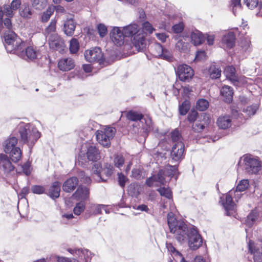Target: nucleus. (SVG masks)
<instances>
[{"label": "nucleus", "mask_w": 262, "mask_h": 262, "mask_svg": "<svg viewBox=\"0 0 262 262\" xmlns=\"http://www.w3.org/2000/svg\"><path fill=\"white\" fill-rule=\"evenodd\" d=\"M167 221L170 233L180 244L187 242L192 250H196L202 246L203 239L197 228L191 224H187L182 220H178L171 212L167 215Z\"/></svg>", "instance_id": "nucleus-1"}, {"label": "nucleus", "mask_w": 262, "mask_h": 262, "mask_svg": "<svg viewBox=\"0 0 262 262\" xmlns=\"http://www.w3.org/2000/svg\"><path fill=\"white\" fill-rule=\"evenodd\" d=\"M19 133L21 141L28 146L31 151L33 146L40 137V133L35 126L23 123L19 125Z\"/></svg>", "instance_id": "nucleus-2"}, {"label": "nucleus", "mask_w": 262, "mask_h": 262, "mask_svg": "<svg viewBox=\"0 0 262 262\" xmlns=\"http://www.w3.org/2000/svg\"><path fill=\"white\" fill-rule=\"evenodd\" d=\"M100 158L99 151L95 146L88 143L81 145L78 157V162L81 165L89 161H97Z\"/></svg>", "instance_id": "nucleus-3"}, {"label": "nucleus", "mask_w": 262, "mask_h": 262, "mask_svg": "<svg viewBox=\"0 0 262 262\" xmlns=\"http://www.w3.org/2000/svg\"><path fill=\"white\" fill-rule=\"evenodd\" d=\"M4 46L7 52L17 54L25 46V42L12 31H6L4 35Z\"/></svg>", "instance_id": "nucleus-4"}, {"label": "nucleus", "mask_w": 262, "mask_h": 262, "mask_svg": "<svg viewBox=\"0 0 262 262\" xmlns=\"http://www.w3.org/2000/svg\"><path fill=\"white\" fill-rule=\"evenodd\" d=\"M244 168L249 174L262 173L260 162L251 155H245L243 157Z\"/></svg>", "instance_id": "nucleus-5"}, {"label": "nucleus", "mask_w": 262, "mask_h": 262, "mask_svg": "<svg viewBox=\"0 0 262 262\" xmlns=\"http://www.w3.org/2000/svg\"><path fill=\"white\" fill-rule=\"evenodd\" d=\"M116 132L115 128L112 126H107L103 129L98 130L96 133L97 140L103 146L108 147Z\"/></svg>", "instance_id": "nucleus-6"}, {"label": "nucleus", "mask_w": 262, "mask_h": 262, "mask_svg": "<svg viewBox=\"0 0 262 262\" xmlns=\"http://www.w3.org/2000/svg\"><path fill=\"white\" fill-rule=\"evenodd\" d=\"M176 73L179 79L184 82L189 81L194 75L193 70L186 64L179 65L176 70Z\"/></svg>", "instance_id": "nucleus-7"}, {"label": "nucleus", "mask_w": 262, "mask_h": 262, "mask_svg": "<svg viewBox=\"0 0 262 262\" xmlns=\"http://www.w3.org/2000/svg\"><path fill=\"white\" fill-rule=\"evenodd\" d=\"M50 49L63 53L66 50V45L63 39L57 34H51L48 38Z\"/></svg>", "instance_id": "nucleus-8"}, {"label": "nucleus", "mask_w": 262, "mask_h": 262, "mask_svg": "<svg viewBox=\"0 0 262 262\" xmlns=\"http://www.w3.org/2000/svg\"><path fill=\"white\" fill-rule=\"evenodd\" d=\"M184 144L182 142L176 143L172 147L170 158L172 161L179 164L184 158Z\"/></svg>", "instance_id": "nucleus-9"}, {"label": "nucleus", "mask_w": 262, "mask_h": 262, "mask_svg": "<svg viewBox=\"0 0 262 262\" xmlns=\"http://www.w3.org/2000/svg\"><path fill=\"white\" fill-rule=\"evenodd\" d=\"M224 73L226 78L235 86H239L241 83L246 82V78L244 77H238L236 74L235 69L233 66L226 67L225 68Z\"/></svg>", "instance_id": "nucleus-10"}, {"label": "nucleus", "mask_w": 262, "mask_h": 262, "mask_svg": "<svg viewBox=\"0 0 262 262\" xmlns=\"http://www.w3.org/2000/svg\"><path fill=\"white\" fill-rule=\"evenodd\" d=\"M84 57L90 62H98L100 63L103 60L101 50L98 47L86 50L84 53Z\"/></svg>", "instance_id": "nucleus-11"}, {"label": "nucleus", "mask_w": 262, "mask_h": 262, "mask_svg": "<svg viewBox=\"0 0 262 262\" xmlns=\"http://www.w3.org/2000/svg\"><path fill=\"white\" fill-rule=\"evenodd\" d=\"M165 171L160 170L157 174H154L146 180V184L149 187L158 186L159 185H164L167 180L163 177Z\"/></svg>", "instance_id": "nucleus-12"}, {"label": "nucleus", "mask_w": 262, "mask_h": 262, "mask_svg": "<svg viewBox=\"0 0 262 262\" xmlns=\"http://www.w3.org/2000/svg\"><path fill=\"white\" fill-rule=\"evenodd\" d=\"M220 202L224 207L226 215H235L236 205L233 200V198H221Z\"/></svg>", "instance_id": "nucleus-13"}, {"label": "nucleus", "mask_w": 262, "mask_h": 262, "mask_svg": "<svg viewBox=\"0 0 262 262\" xmlns=\"http://www.w3.org/2000/svg\"><path fill=\"white\" fill-rule=\"evenodd\" d=\"M16 54L26 60H33L40 55L38 51L34 49L33 47H26L25 45L21 50H18Z\"/></svg>", "instance_id": "nucleus-14"}, {"label": "nucleus", "mask_w": 262, "mask_h": 262, "mask_svg": "<svg viewBox=\"0 0 262 262\" xmlns=\"http://www.w3.org/2000/svg\"><path fill=\"white\" fill-rule=\"evenodd\" d=\"M236 36L234 32L229 31L223 35L221 46L225 50L232 49L235 45Z\"/></svg>", "instance_id": "nucleus-15"}, {"label": "nucleus", "mask_w": 262, "mask_h": 262, "mask_svg": "<svg viewBox=\"0 0 262 262\" xmlns=\"http://www.w3.org/2000/svg\"><path fill=\"white\" fill-rule=\"evenodd\" d=\"M248 250L251 254L253 255L254 262H262V247L253 241L248 242Z\"/></svg>", "instance_id": "nucleus-16"}, {"label": "nucleus", "mask_w": 262, "mask_h": 262, "mask_svg": "<svg viewBox=\"0 0 262 262\" xmlns=\"http://www.w3.org/2000/svg\"><path fill=\"white\" fill-rule=\"evenodd\" d=\"M110 37L113 42L118 46H121L124 42L125 35L121 28L114 27L110 33Z\"/></svg>", "instance_id": "nucleus-17"}, {"label": "nucleus", "mask_w": 262, "mask_h": 262, "mask_svg": "<svg viewBox=\"0 0 262 262\" xmlns=\"http://www.w3.org/2000/svg\"><path fill=\"white\" fill-rule=\"evenodd\" d=\"M146 34L142 30L138 31L133 36L132 43L138 51L143 50L146 46L145 37Z\"/></svg>", "instance_id": "nucleus-18"}, {"label": "nucleus", "mask_w": 262, "mask_h": 262, "mask_svg": "<svg viewBox=\"0 0 262 262\" xmlns=\"http://www.w3.org/2000/svg\"><path fill=\"white\" fill-rule=\"evenodd\" d=\"M58 66L60 70L68 71L74 68L75 62L71 58H63L59 61Z\"/></svg>", "instance_id": "nucleus-19"}, {"label": "nucleus", "mask_w": 262, "mask_h": 262, "mask_svg": "<svg viewBox=\"0 0 262 262\" xmlns=\"http://www.w3.org/2000/svg\"><path fill=\"white\" fill-rule=\"evenodd\" d=\"M102 168L101 164L97 163L94 164L92 168V173L93 175L94 180L97 182H105L106 181L102 178L101 172H102Z\"/></svg>", "instance_id": "nucleus-20"}, {"label": "nucleus", "mask_w": 262, "mask_h": 262, "mask_svg": "<svg viewBox=\"0 0 262 262\" xmlns=\"http://www.w3.org/2000/svg\"><path fill=\"white\" fill-rule=\"evenodd\" d=\"M220 94L223 100L227 103H230L233 99V89L228 85H224L220 90Z\"/></svg>", "instance_id": "nucleus-21"}, {"label": "nucleus", "mask_w": 262, "mask_h": 262, "mask_svg": "<svg viewBox=\"0 0 262 262\" xmlns=\"http://www.w3.org/2000/svg\"><path fill=\"white\" fill-rule=\"evenodd\" d=\"M0 168L6 172L11 171L14 168L8 156L4 154H0Z\"/></svg>", "instance_id": "nucleus-22"}, {"label": "nucleus", "mask_w": 262, "mask_h": 262, "mask_svg": "<svg viewBox=\"0 0 262 262\" xmlns=\"http://www.w3.org/2000/svg\"><path fill=\"white\" fill-rule=\"evenodd\" d=\"M78 184V179L75 177H71L68 179L63 184V191L70 192L73 191Z\"/></svg>", "instance_id": "nucleus-23"}, {"label": "nucleus", "mask_w": 262, "mask_h": 262, "mask_svg": "<svg viewBox=\"0 0 262 262\" xmlns=\"http://www.w3.org/2000/svg\"><path fill=\"white\" fill-rule=\"evenodd\" d=\"M260 221V216L259 212L256 210H252L247 216L246 220V225L249 227H251L256 222Z\"/></svg>", "instance_id": "nucleus-24"}, {"label": "nucleus", "mask_w": 262, "mask_h": 262, "mask_svg": "<svg viewBox=\"0 0 262 262\" xmlns=\"http://www.w3.org/2000/svg\"><path fill=\"white\" fill-rule=\"evenodd\" d=\"M244 36L241 37L239 46L244 52H249L251 50V38L249 36L246 35V32L242 33Z\"/></svg>", "instance_id": "nucleus-25"}, {"label": "nucleus", "mask_w": 262, "mask_h": 262, "mask_svg": "<svg viewBox=\"0 0 262 262\" xmlns=\"http://www.w3.org/2000/svg\"><path fill=\"white\" fill-rule=\"evenodd\" d=\"M216 124L220 128L225 129L231 126L232 120L229 115L221 116L217 119Z\"/></svg>", "instance_id": "nucleus-26"}, {"label": "nucleus", "mask_w": 262, "mask_h": 262, "mask_svg": "<svg viewBox=\"0 0 262 262\" xmlns=\"http://www.w3.org/2000/svg\"><path fill=\"white\" fill-rule=\"evenodd\" d=\"M18 140L16 137H11L8 138L3 143L4 150L6 154H8L13 150L17 143Z\"/></svg>", "instance_id": "nucleus-27"}, {"label": "nucleus", "mask_w": 262, "mask_h": 262, "mask_svg": "<svg viewBox=\"0 0 262 262\" xmlns=\"http://www.w3.org/2000/svg\"><path fill=\"white\" fill-rule=\"evenodd\" d=\"M121 29L122 30L124 33V35H125V37H129L130 36H134L136 33L138 32V31L141 30L139 29V26L135 24H130L121 28Z\"/></svg>", "instance_id": "nucleus-28"}, {"label": "nucleus", "mask_w": 262, "mask_h": 262, "mask_svg": "<svg viewBox=\"0 0 262 262\" xmlns=\"http://www.w3.org/2000/svg\"><path fill=\"white\" fill-rule=\"evenodd\" d=\"M190 38L191 43L194 46L200 45L205 40L204 36L198 30L192 32L191 33Z\"/></svg>", "instance_id": "nucleus-29"}, {"label": "nucleus", "mask_w": 262, "mask_h": 262, "mask_svg": "<svg viewBox=\"0 0 262 262\" xmlns=\"http://www.w3.org/2000/svg\"><path fill=\"white\" fill-rule=\"evenodd\" d=\"M244 2L250 9L252 10L257 7L259 11L256 13V15L262 16V3H259L258 0H244Z\"/></svg>", "instance_id": "nucleus-30"}, {"label": "nucleus", "mask_w": 262, "mask_h": 262, "mask_svg": "<svg viewBox=\"0 0 262 262\" xmlns=\"http://www.w3.org/2000/svg\"><path fill=\"white\" fill-rule=\"evenodd\" d=\"M76 27L75 23L73 19L67 20L63 26V31L64 33L68 36H72L75 31Z\"/></svg>", "instance_id": "nucleus-31"}, {"label": "nucleus", "mask_w": 262, "mask_h": 262, "mask_svg": "<svg viewBox=\"0 0 262 262\" xmlns=\"http://www.w3.org/2000/svg\"><path fill=\"white\" fill-rule=\"evenodd\" d=\"M165 171V174L163 175V177L166 178V176L169 177H172L176 176V180L178 178V175L179 174L178 170L177 165H167L164 169H162Z\"/></svg>", "instance_id": "nucleus-32"}, {"label": "nucleus", "mask_w": 262, "mask_h": 262, "mask_svg": "<svg viewBox=\"0 0 262 262\" xmlns=\"http://www.w3.org/2000/svg\"><path fill=\"white\" fill-rule=\"evenodd\" d=\"M19 12L20 15L24 18H31L33 14V11L27 3H25L21 6L19 9Z\"/></svg>", "instance_id": "nucleus-33"}, {"label": "nucleus", "mask_w": 262, "mask_h": 262, "mask_svg": "<svg viewBox=\"0 0 262 262\" xmlns=\"http://www.w3.org/2000/svg\"><path fill=\"white\" fill-rule=\"evenodd\" d=\"M14 10L9 5H4L3 7H0V25L2 24L3 15L5 14L8 17H12L14 15Z\"/></svg>", "instance_id": "nucleus-34"}, {"label": "nucleus", "mask_w": 262, "mask_h": 262, "mask_svg": "<svg viewBox=\"0 0 262 262\" xmlns=\"http://www.w3.org/2000/svg\"><path fill=\"white\" fill-rule=\"evenodd\" d=\"M60 191V183L58 182H54L51 186L49 190L50 196H59Z\"/></svg>", "instance_id": "nucleus-35"}, {"label": "nucleus", "mask_w": 262, "mask_h": 262, "mask_svg": "<svg viewBox=\"0 0 262 262\" xmlns=\"http://www.w3.org/2000/svg\"><path fill=\"white\" fill-rule=\"evenodd\" d=\"M56 21L53 19L50 22L49 25L47 27L45 31V35L46 37L49 38L51 34H54L56 33Z\"/></svg>", "instance_id": "nucleus-36"}, {"label": "nucleus", "mask_w": 262, "mask_h": 262, "mask_svg": "<svg viewBox=\"0 0 262 262\" xmlns=\"http://www.w3.org/2000/svg\"><path fill=\"white\" fill-rule=\"evenodd\" d=\"M127 118L133 121H141L143 118V115L137 112L129 111L126 114Z\"/></svg>", "instance_id": "nucleus-37"}, {"label": "nucleus", "mask_w": 262, "mask_h": 262, "mask_svg": "<svg viewBox=\"0 0 262 262\" xmlns=\"http://www.w3.org/2000/svg\"><path fill=\"white\" fill-rule=\"evenodd\" d=\"M259 108V104L255 103L251 105L247 106L246 108L243 109V112L248 117H251L254 115Z\"/></svg>", "instance_id": "nucleus-38"}, {"label": "nucleus", "mask_w": 262, "mask_h": 262, "mask_svg": "<svg viewBox=\"0 0 262 262\" xmlns=\"http://www.w3.org/2000/svg\"><path fill=\"white\" fill-rule=\"evenodd\" d=\"M9 154H10L11 159L14 162H18L21 157V151L19 147L14 148V149Z\"/></svg>", "instance_id": "nucleus-39"}, {"label": "nucleus", "mask_w": 262, "mask_h": 262, "mask_svg": "<svg viewBox=\"0 0 262 262\" xmlns=\"http://www.w3.org/2000/svg\"><path fill=\"white\" fill-rule=\"evenodd\" d=\"M209 102L204 99H200L196 103V108L199 111H204L208 108Z\"/></svg>", "instance_id": "nucleus-40"}, {"label": "nucleus", "mask_w": 262, "mask_h": 262, "mask_svg": "<svg viewBox=\"0 0 262 262\" xmlns=\"http://www.w3.org/2000/svg\"><path fill=\"white\" fill-rule=\"evenodd\" d=\"M85 204L84 201H81L76 204L73 209V212L76 215H79L85 209Z\"/></svg>", "instance_id": "nucleus-41"}, {"label": "nucleus", "mask_w": 262, "mask_h": 262, "mask_svg": "<svg viewBox=\"0 0 262 262\" xmlns=\"http://www.w3.org/2000/svg\"><path fill=\"white\" fill-rule=\"evenodd\" d=\"M75 194L76 196H88L90 194V190L87 187L80 185L77 188Z\"/></svg>", "instance_id": "nucleus-42"}, {"label": "nucleus", "mask_w": 262, "mask_h": 262, "mask_svg": "<svg viewBox=\"0 0 262 262\" xmlns=\"http://www.w3.org/2000/svg\"><path fill=\"white\" fill-rule=\"evenodd\" d=\"M124 158L121 155H116L114 156L113 162L115 167L121 168L124 163Z\"/></svg>", "instance_id": "nucleus-43"}, {"label": "nucleus", "mask_w": 262, "mask_h": 262, "mask_svg": "<svg viewBox=\"0 0 262 262\" xmlns=\"http://www.w3.org/2000/svg\"><path fill=\"white\" fill-rule=\"evenodd\" d=\"M47 3V0H33L32 5L35 9L41 10L46 7Z\"/></svg>", "instance_id": "nucleus-44"}, {"label": "nucleus", "mask_w": 262, "mask_h": 262, "mask_svg": "<svg viewBox=\"0 0 262 262\" xmlns=\"http://www.w3.org/2000/svg\"><path fill=\"white\" fill-rule=\"evenodd\" d=\"M190 104L188 100L184 101L179 106V113L181 115H185L190 109Z\"/></svg>", "instance_id": "nucleus-45"}, {"label": "nucleus", "mask_w": 262, "mask_h": 262, "mask_svg": "<svg viewBox=\"0 0 262 262\" xmlns=\"http://www.w3.org/2000/svg\"><path fill=\"white\" fill-rule=\"evenodd\" d=\"M249 180L247 179H244L239 182L236 188V192H242L245 191L249 186Z\"/></svg>", "instance_id": "nucleus-46"}, {"label": "nucleus", "mask_w": 262, "mask_h": 262, "mask_svg": "<svg viewBox=\"0 0 262 262\" xmlns=\"http://www.w3.org/2000/svg\"><path fill=\"white\" fill-rule=\"evenodd\" d=\"M176 49L180 52H185L189 48V44L182 40H179L176 45Z\"/></svg>", "instance_id": "nucleus-47"}, {"label": "nucleus", "mask_w": 262, "mask_h": 262, "mask_svg": "<svg viewBox=\"0 0 262 262\" xmlns=\"http://www.w3.org/2000/svg\"><path fill=\"white\" fill-rule=\"evenodd\" d=\"M132 177L134 178L139 180L144 177L142 172V169L140 167L134 168L132 171Z\"/></svg>", "instance_id": "nucleus-48"}, {"label": "nucleus", "mask_w": 262, "mask_h": 262, "mask_svg": "<svg viewBox=\"0 0 262 262\" xmlns=\"http://www.w3.org/2000/svg\"><path fill=\"white\" fill-rule=\"evenodd\" d=\"M79 49V44L77 39L72 38L70 43V51L72 53H76Z\"/></svg>", "instance_id": "nucleus-49"}, {"label": "nucleus", "mask_w": 262, "mask_h": 262, "mask_svg": "<svg viewBox=\"0 0 262 262\" xmlns=\"http://www.w3.org/2000/svg\"><path fill=\"white\" fill-rule=\"evenodd\" d=\"M114 171V167L110 164H106L104 168L102 169V172L107 177H110Z\"/></svg>", "instance_id": "nucleus-50"}, {"label": "nucleus", "mask_w": 262, "mask_h": 262, "mask_svg": "<svg viewBox=\"0 0 262 262\" xmlns=\"http://www.w3.org/2000/svg\"><path fill=\"white\" fill-rule=\"evenodd\" d=\"M143 32H146V33L151 34L155 30L152 25L148 21H146L142 24V30Z\"/></svg>", "instance_id": "nucleus-51"}, {"label": "nucleus", "mask_w": 262, "mask_h": 262, "mask_svg": "<svg viewBox=\"0 0 262 262\" xmlns=\"http://www.w3.org/2000/svg\"><path fill=\"white\" fill-rule=\"evenodd\" d=\"M159 57L169 61H172L173 59L171 52L166 49H163V52H162V53L160 54Z\"/></svg>", "instance_id": "nucleus-52"}, {"label": "nucleus", "mask_w": 262, "mask_h": 262, "mask_svg": "<svg viewBox=\"0 0 262 262\" xmlns=\"http://www.w3.org/2000/svg\"><path fill=\"white\" fill-rule=\"evenodd\" d=\"M32 192L36 194H41L45 193L46 189L40 185H33L31 187Z\"/></svg>", "instance_id": "nucleus-53"}, {"label": "nucleus", "mask_w": 262, "mask_h": 262, "mask_svg": "<svg viewBox=\"0 0 262 262\" xmlns=\"http://www.w3.org/2000/svg\"><path fill=\"white\" fill-rule=\"evenodd\" d=\"M53 13V9L52 7H50L49 6L47 10L43 13L42 15V21L43 22L48 21Z\"/></svg>", "instance_id": "nucleus-54"}, {"label": "nucleus", "mask_w": 262, "mask_h": 262, "mask_svg": "<svg viewBox=\"0 0 262 262\" xmlns=\"http://www.w3.org/2000/svg\"><path fill=\"white\" fill-rule=\"evenodd\" d=\"M231 5L233 13L236 15L237 10H239L241 7V0H231Z\"/></svg>", "instance_id": "nucleus-55"}, {"label": "nucleus", "mask_w": 262, "mask_h": 262, "mask_svg": "<svg viewBox=\"0 0 262 262\" xmlns=\"http://www.w3.org/2000/svg\"><path fill=\"white\" fill-rule=\"evenodd\" d=\"M78 177L81 182L85 184H90L91 182V178L85 174L84 171H80L78 173Z\"/></svg>", "instance_id": "nucleus-56"}, {"label": "nucleus", "mask_w": 262, "mask_h": 262, "mask_svg": "<svg viewBox=\"0 0 262 262\" xmlns=\"http://www.w3.org/2000/svg\"><path fill=\"white\" fill-rule=\"evenodd\" d=\"M162 196H171L172 192L169 187H162L158 189Z\"/></svg>", "instance_id": "nucleus-57"}, {"label": "nucleus", "mask_w": 262, "mask_h": 262, "mask_svg": "<svg viewBox=\"0 0 262 262\" xmlns=\"http://www.w3.org/2000/svg\"><path fill=\"white\" fill-rule=\"evenodd\" d=\"M105 205H93L91 206V208L93 211V213L96 215L101 214L102 211V208H105Z\"/></svg>", "instance_id": "nucleus-58"}, {"label": "nucleus", "mask_w": 262, "mask_h": 262, "mask_svg": "<svg viewBox=\"0 0 262 262\" xmlns=\"http://www.w3.org/2000/svg\"><path fill=\"white\" fill-rule=\"evenodd\" d=\"M163 48L162 45L159 43H156L154 46V50L152 51L154 55L155 56L159 57L160 54L163 52Z\"/></svg>", "instance_id": "nucleus-59"}, {"label": "nucleus", "mask_w": 262, "mask_h": 262, "mask_svg": "<svg viewBox=\"0 0 262 262\" xmlns=\"http://www.w3.org/2000/svg\"><path fill=\"white\" fill-rule=\"evenodd\" d=\"M97 29L100 37H104L107 32L106 27L103 24H99L97 26Z\"/></svg>", "instance_id": "nucleus-60"}, {"label": "nucleus", "mask_w": 262, "mask_h": 262, "mask_svg": "<svg viewBox=\"0 0 262 262\" xmlns=\"http://www.w3.org/2000/svg\"><path fill=\"white\" fill-rule=\"evenodd\" d=\"M198 116V112L195 110H192L187 116L188 121L190 122H194Z\"/></svg>", "instance_id": "nucleus-61"}, {"label": "nucleus", "mask_w": 262, "mask_h": 262, "mask_svg": "<svg viewBox=\"0 0 262 262\" xmlns=\"http://www.w3.org/2000/svg\"><path fill=\"white\" fill-rule=\"evenodd\" d=\"M171 138L173 142L177 143L181 141V136L178 130H174L171 133Z\"/></svg>", "instance_id": "nucleus-62"}, {"label": "nucleus", "mask_w": 262, "mask_h": 262, "mask_svg": "<svg viewBox=\"0 0 262 262\" xmlns=\"http://www.w3.org/2000/svg\"><path fill=\"white\" fill-rule=\"evenodd\" d=\"M207 124V122L198 123L196 122L194 125H192L193 129L197 132L202 131L205 127V125Z\"/></svg>", "instance_id": "nucleus-63"}, {"label": "nucleus", "mask_w": 262, "mask_h": 262, "mask_svg": "<svg viewBox=\"0 0 262 262\" xmlns=\"http://www.w3.org/2000/svg\"><path fill=\"white\" fill-rule=\"evenodd\" d=\"M118 179L120 186L122 187H123L125 185L126 182L128 180L127 178L122 173H118Z\"/></svg>", "instance_id": "nucleus-64"}]
</instances>
